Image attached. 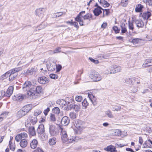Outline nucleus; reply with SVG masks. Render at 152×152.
<instances>
[{
  "mask_svg": "<svg viewBox=\"0 0 152 152\" xmlns=\"http://www.w3.org/2000/svg\"><path fill=\"white\" fill-rule=\"evenodd\" d=\"M47 26V24L46 23H42L39 27H37L36 29L37 30V29L39 30L41 29L44 28L46 27Z\"/></svg>",
  "mask_w": 152,
  "mask_h": 152,
  "instance_id": "58836bf2",
  "label": "nucleus"
},
{
  "mask_svg": "<svg viewBox=\"0 0 152 152\" xmlns=\"http://www.w3.org/2000/svg\"><path fill=\"white\" fill-rule=\"evenodd\" d=\"M34 71V68H31V69H28L26 72V73L27 74L31 75L33 74V72Z\"/></svg>",
  "mask_w": 152,
  "mask_h": 152,
  "instance_id": "ea45409f",
  "label": "nucleus"
},
{
  "mask_svg": "<svg viewBox=\"0 0 152 152\" xmlns=\"http://www.w3.org/2000/svg\"><path fill=\"white\" fill-rule=\"evenodd\" d=\"M24 96L21 94H18L14 96L13 97V99L15 101H20L23 99Z\"/></svg>",
  "mask_w": 152,
  "mask_h": 152,
  "instance_id": "f3484780",
  "label": "nucleus"
},
{
  "mask_svg": "<svg viewBox=\"0 0 152 152\" xmlns=\"http://www.w3.org/2000/svg\"><path fill=\"white\" fill-rule=\"evenodd\" d=\"M20 144L21 147L25 148L26 147L27 145V141L26 140L24 139H22L21 140L20 143Z\"/></svg>",
  "mask_w": 152,
  "mask_h": 152,
  "instance_id": "5701e85b",
  "label": "nucleus"
},
{
  "mask_svg": "<svg viewBox=\"0 0 152 152\" xmlns=\"http://www.w3.org/2000/svg\"><path fill=\"white\" fill-rule=\"evenodd\" d=\"M75 99L76 101L81 102L83 100V98L81 96H76Z\"/></svg>",
  "mask_w": 152,
  "mask_h": 152,
  "instance_id": "8fccbe9b",
  "label": "nucleus"
},
{
  "mask_svg": "<svg viewBox=\"0 0 152 152\" xmlns=\"http://www.w3.org/2000/svg\"><path fill=\"white\" fill-rule=\"evenodd\" d=\"M38 144L37 140L36 139H34L31 142L30 147L31 149H34L37 147Z\"/></svg>",
  "mask_w": 152,
  "mask_h": 152,
  "instance_id": "ddd939ff",
  "label": "nucleus"
},
{
  "mask_svg": "<svg viewBox=\"0 0 152 152\" xmlns=\"http://www.w3.org/2000/svg\"><path fill=\"white\" fill-rule=\"evenodd\" d=\"M121 107L120 106H115L113 107L112 108V110L113 111H118L120 110L121 109Z\"/></svg>",
  "mask_w": 152,
  "mask_h": 152,
  "instance_id": "09e8293b",
  "label": "nucleus"
},
{
  "mask_svg": "<svg viewBox=\"0 0 152 152\" xmlns=\"http://www.w3.org/2000/svg\"><path fill=\"white\" fill-rule=\"evenodd\" d=\"M8 76H9V72H7L1 76V80H3L6 78Z\"/></svg>",
  "mask_w": 152,
  "mask_h": 152,
  "instance_id": "3c124183",
  "label": "nucleus"
},
{
  "mask_svg": "<svg viewBox=\"0 0 152 152\" xmlns=\"http://www.w3.org/2000/svg\"><path fill=\"white\" fill-rule=\"evenodd\" d=\"M112 134L114 136H119L121 135V131L119 129H115L113 131Z\"/></svg>",
  "mask_w": 152,
  "mask_h": 152,
  "instance_id": "473e14b6",
  "label": "nucleus"
},
{
  "mask_svg": "<svg viewBox=\"0 0 152 152\" xmlns=\"http://www.w3.org/2000/svg\"><path fill=\"white\" fill-rule=\"evenodd\" d=\"M45 10L43 8H40L37 9L35 11V14L39 17L42 18L44 16Z\"/></svg>",
  "mask_w": 152,
  "mask_h": 152,
  "instance_id": "0eeeda50",
  "label": "nucleus"
},
{
  "mask_svg": "<svg viewBox=\"0 0 152 152\" xmlns=\"http://www.w3.org/2000/svg\"><path fill=\"white\" fill-rule=\"evenodd\" d=\"M151 15V13L149 12H144L142 15V17L144 20H147Z\"/></svg>",
  "mask_w": 152,
  "mask_h": 152,
  "instance_id": "cd10ccee",
  "label": "nucleus"
},
{
  "mask_svg": "<svg viewBox=\"0 0 152 152\" xmlns=\"http://www.w3.org/2000/svg\"><path fill=\"white\" fill-rule=\"evenodd\" d=\"M53 51L55 54L60 53L61 51V48L60 47H58L53 50Z\"/></svg>",
  "mask_w": 152,
  "mask_h": 152,
  "instance_id": "052dcab7",
  "label": "nucleus"
},
{
  "mask_svg": "<svg viewBox=\"0 0 152 152\" xmlns=\"http://www.w3.org/2000/svg\"><path fill=\"white\" fill-rule=\"evenodd\" d=\"M22 68L21 67H20L11 69L8 71V72H9V74L15 75V74H18L17 72L22 70Z\"/></svg>",
  "mask_w": 152,
  "mask_h": 152,
  "instance_id": "f8f14e48",
  "label": "nucleus"
},
{
  "mask_svg": "<svg viewBox=\"0 0 152 152\" xmlns=\"http://www.w3.org/2000/svg\"><path fill=\"white\" fill-rule=\"evenodd\" d=\"M90 77L94 81L96 82L101 80L102 78L98 72L93 70H91L89 75Z\"/></svg>",
  "mask_w": 152,
  "mask_h": 152,
  "instance_id": "7ed1b4c3",
  "label": "nucleus"
},
{
  "mask_svg": "<svg viewBox=\"0 0 152 152\" xmlns=\"http://www.w3.org/2000/svg\"><path fill=\"white\" fill-rule=\"evenodd\" d=\"M31 107L29 105H27L24 106L21 109L26 114L31 109Z\"/></svg>",
  "mask_w": 152,
  "mask_h": 152,
  "instance_id": "4be33fe9",
  "label": "nucleus"
},
{
  "mask_svg": "<svg viewBox=\"0 0 152 152\" xmlns=\"http://www.w3.org/2000/svg\"><path fill=\"white\" fill-rule=\"evenodd\" d=\"M102 10L103 9L100 7H97V8H95L93 11L94 15L96 16H98L102 13Z\"/></svg>",
  "mask_w": 152,
  "mask_h": 152,
  "instance_id": "aec40b11",
  "label": "nucleus"
},
{
  "mask_svg": "<svg viewBox=\"0 0 152 152\" xmlns=\"http://www.w3.org/2000/svg\"><path fill=\"white\" fill-rule=\"evenodd\" d=\"M142 39L136 38L133 39L131 42L134 44H136L140 43L142 41Z\"/></svg>",
  "mask_w": 152,
  "mask_h": 152,
  "instance_id": "f704fd0d",
  "label": "nucleus"
},
{
  "mask_svg": "<svg viewBox=\"0 0 152 152\" xmlns=\"http://www.w3.org/2000/svg\"><path fill=\"white\" fill-rule=\"evenodd\" d=\"M135 23L137 26L138 28H142L144 26V23L141 20H136Z\"/></svg>",
  "mask_w": 152,
  "mask_h": 152,
  "instance_id": "b1692460",
  "label": "nucleus"
},
{
  "mask_svg": "<svg viewBox=\"0 0 152 152\" xmlns=\"http://www.w3.org/2000/svg\"><path fill=\"white\" fill-rule=\"evenodd\" d=\"M68 138L66 132L62 129L61 132V139L62 142L63 143H66Z\"/></svg>",
  "mask_w": 152,
  "mask_h": 152,
  "instance_id": "6e6552de",
  "label": "nucleus"
},
{
  "mask_svg": "<svg viewBox=\"0 0 152 152\" xmlns=\"http://www.w3.org/2000/svg\"><path fill=\"white\" fill-rule=\"evenodd\" d=\"M105 114L107 117L110 118H113L114 116L112 114V113L110 110H107L105 112Z\"/></svg>",
  "mask_w": 152,
  "mask_h": 152,
  "instance_id": "c9c22d12",
  "label": "nucleus"
},
{
  "mask_svg": "<svg viewBox=\"0 0 152 152\" xmlns=\"http://www.w3.org/2000/svg\"><path fill=\"white\" fill-rule=\"evenodd\" d=\"M29 134L31 136H33L36 134L34 127V126L30 127L28 129Z\"/></svg>",
  "mask_w": 152,
  "mask_h": 152,
  "instance_id": "c85d7f7f",
  "label": "nucleus"
},
{
  "mask_svg": "<svg viewBox=\"0 0 152 152\" xmlns=\"http://www.w3.org/2000/svg\"><path fill=\"white\" fill-rule=\"evenodd\" d=\"M85 11H82L80 12L75 18V21L78 22L81 26H85L90 23L91 20L92 19V15L91 13H87L84 15Z\"/></svg>",
  "mask_w": 152,
  "mask_h": 152,
  "instance_id": "f257e3e1",
  "label": "nucleus"
},
{
  "mask_svg": "<svg viewBox=\"0 0 152 152\" xmlns=\"http://www.w3.org/2000/svg\"><path fill=\"white\" fill-rule=\"evenodd\" d=\"M9 113V112L6 111L4 112L0 115V116H3L4 118L7 117Z\"/></svg>",
  "mask_w": 152,
  "mask_h": 152,
  "instance_id": "bf43d9fd",
  "label": "nucleus"
},
{
  "mask_svg": "<svg viewBox=\"0 0 152 152\" xmlns=\"http://www.w3.org/2000/svg\"><path fill=\"white\" fill-rule=\"evenodd\" d=\"M50 119L51 121L53 122H54L56 121V118L54 114L52 113L50 114Z\"/></svg>",
  "mask_w": 152,
  "mask_h": 152,
  "instance_id": "c03bdc74",
  "label": "nucleus"
},
{
  "mask_svg": "<svg viewBox=\"0 0 152 152\" xmlns=\"http://www.w3.org/2000/svg\"><path fill=\"white\" fill-rule=\"evenodd\" d=\"M73 109L74 110L77 112L80 111L81 109L80 105L79 104H74L70 105V109Z\"/></svg>",
  "mask_w": 152,
  "mask_h": 152,
  "instance_id": "4468645a",
  "label": "nucleus"
},
{
  "mask_svg": "<svg viewBox=\"0 0 152 152\" xmlns=\"http://www.w3.org/2000/svg\"><path fill=\"white\" fill-rule=\"evenodd\" d=\"M29 118L30 122L33 125L36 124L37 122V119L36 117L31 116L29 117Z\"/></svg>",
  "mask_w": 152,
  "mask_h": 152,
  "instance_id": "72a5a7b5",
  "label": "nucleus"
},
{
  "mask_svg": "<svg viewBox=\"0 0 152 152\" xmlns=\"http://www.w3.org/2000/svg\"><path fill=\"white\" fill-rule=\"evenodd\" d=\"M34 152H44L43 150L41 148H37L35 150Z\"/></svg>",
  "mask_w": 152,
  "mask_h": 152,
  "instance_id": "69168bd1",
  "label": "nucleus"
},
{
  "mask_svg": "<svg viewBox=\"0 0 152 152\" xmlns=\"http://www.w3.org/2000/svg\"><path fill=\"white\" fill-rule=\"evenodd\" d=\"M98 1L104 7H108L110 6V4L106 0H98Z\"/></svg>",
  "mask_w": 152,
  "mask_h": 152,
  "instance_id": "bb28decb",
  "label": "nucleus"
},
{
  "mask_svg": "<svg viewBox=\"0 0 152 152\" xmlns=\"http://www.w3.org/2000/svg\"><path fill=\"white\" fill-rule=\"evenodd\" d=\"M121 33L123 34L124 33H126L127 32L126 27L125 25H123L121 26Z\"/></svg>",
  "mask_w": 152,
  "mask_h": 152,
  "instance_id": "a19ab883",
  "label": "nucleus"
},
{
  "mask_svg": "<svg viewBox=\"0 0 152 152\" xmlns=\"http://www.w3.org/2000/svg\"><path fill=\"white\" fill-rule=\"evenodd\" d=\"M13 91V87L12 86L9 87L7 89L6 93H5V96H6L10 97L12 94Z\"/></svg>",
  "mask_w": 152,
  "mask_h": 152,
  "instance_id": "6ab92c4d",
  "label": "nucleus"
},
{
  "mask_svg": "<svg viewBox=\"0 0 152 152\" xmlns=\"http://www.w3.org/2000/svg\"><path fill=\"white\" fill-rule=\"evenodd\" d=\"M82 121L79 120L75 121L74 124V125L76 129L75 130L77 134L81 133L84 129V128L82 125Z\"/></svg>",
  "mask_w": 152,
  "mask_h": 152,
  "instance_id": "39448f33",
  "label": "nucleus"
},
{
  "mask_svg": "<svg viewBox=\"0 0 152 152\" xmlns=\"http://www.w3.org/2000/svg\"><path fill=\"white\" fill-rule=\"evenodd\" d=\"M113 28L116 33H118L119 32V30L118 29L117 26H114L113 27Z\"/></svg>",
  "mask_w": 152,
  "mask_h": 152,
  "instance_id": "e2e57ef3",
  "label": "nucleus"
},
{
  "mask_svg": "<svg viewBox=\"0 0 152 152\" xmlns=\"http://www.w3.org/2000/svg\"><path fill=\"white\" fill-rule=\"evenodd\" d=\"M80 139V138L78 137L70 136L68 138L66 143H71L77 142Z\"/></svg>",
  "mask_w": 152,
  "mask_h": 152,
  "instance_id": "9b49d317",
  "label": "nucleus"
},
{
  "mask_svg": "<svg viewBox=\"0 0 152 152\" xmlns=\"http://www.w3.org/2000/svg\"><path fill=\"white\" fill-rule=\"evenodd\" d=\"M49 132L52 136H54L56 133L55 126L54 125H51L49 126Z\"/></svg>",
  "mask_w": 152,
  "mask_h": 152,
  "instance_id": "2eb2a0df",
  "label": "nucleus"
},
{
  "mask_svg": "<svg viewBox=\"0 0 152 152\" xmlns=\"http://www.w3.org/2000/svg\"><path fill=\"white\" fill-rule=\"evenodd\" d=\"M50 111V108L48 107H47L46 109L44 110L43 113L46 116L47 114Z\"/></svg>",
  "mask_w": 152,
  "mask_h": 152,
  "instance_id": "338daca9",
  "label": "nucleus"
},
{
  "mask_svg": "<svg viewBox=\"0 0 152 152\" xmlns=\"http://www.w3.org/2000/svg\"><path fill=\"white\" fill-rule=\"evenodd\" d=\"M42 113V111L40 109H37L34 111V115L35 116H37Z\"/></svg>",
  "mask_w": 152,
  "mask_h": 152,
  "instance_id": "49530a36",
  "label": "nucleus"
},
{
  "mask_svg": "<svg viewBox=\"0 0 152 152\" xmlns=\"http://www.w3.org/2000/svg\"><path fill=\"white\" fill-rule=\"evenodd\" d=\"M138 78L135 77H132L131 78H126L124 80L125 83L127 84L132 83L133 81H136Z\"/></svg>",
  "mask_w": 152,
  "mask_h": 152,
  "instance_id": "dca6fc26",
  "label": "nucleus"
},
{
  "mask_svg": "<svg viewBox=\"0 0 152 152\" xmlns=\"http://www.w3.org/2000/svg\"><path fill=\"white\" fill-rule=\"evenodd\" d=\"M56 103L60 106V107L61 108H64L65 110H69V108L68 107L66 106V101L63 99H59L56 101Z\"/></svg>",
  "mask_w": 152,
  "mask_h": 152,
  "instance_id": "423d86ee",
  "label": "nucleus"
},
{
  "mask_svg": "<svg viewBox=\"0 0 152 152\" xmlns=\"http://www.w3.org/2000/svg\"><path fill=\"white\" fill-rule=\"evenodd\" d=\"M143 8V7L142 5L141 4H137L136 6L135 11L137 12H140L141 11Z\"/></svg>",
  "mask_w": 152,
  "mask_h": 152,
  "instance_id": "2f4dec72",
  "label": "nucleus"
},
{
  "mask_svg": "<svg viewBox=\"0 0 152 152\" xmlns=\"http://www.w3.org/2000/svg\"><path fill=\"white\" fill-rule=\"evenodd\" d=\"M9 145H10V149L12 151H14L15 150V143H12L11 141L9 142Z\"/></svg>",
  "mask_w": 152,
  "mask_h": 152,
  "instance_id": "e433bc0d",
  "label": "nucleus"
},
{
  "mask_svg": "<svg viewBox=\"0 0 152 152\" xmlns=\"http://www.w3.org/2000/svg\"><path fill=\"white\" fill-rule=\"evenodd\" d=\"M69 116L71 118L74 119L76 118L77 115L74 112H71L69 114Z\"/></svg>",
  "mask_w": 152,
  "mask_h": 152,
  "instance_id": "a18cd8bd",
  "label": "nucleus"
},
{
  "mask_svg": "<svg viewBox=\"0 0 152 152\" xmlns=\"http://www.w3.org/2000/svg\"><path fill=\"white\" fill-rule=\"evenodd\" d=\"M56 68L57 71V72H59L61 69L62 66L58 64L56 65Z\"/></svg>",
  "mask_w": 152,
  "mask_h": 152,
  "instance_id": "774afa93",
  "label": "nucleus"
},
{
  "mask_svg": "<svg viewBox=\"0 0 152 152\" xmlns=\"http://www.w3.org/2000/svg\"><path fill=\"white\" fill-rule=\"evenodd\" d=\"M18 74H9V79L10 81H12L17 76Z\"/></svg>",
  "mask_w": 152,
  "mask_h": 152,
  "instance_id": "79ce46f5",
  "label": "nucleus"
},
{
  "mask_svg": "<svg viewBox=\"0 0 152 152\" xmlns=\"http://www.w3.org/2000/svg\"><path fill=\"white\" fill-rule=\"evenodd\" d=\"M49 81L48 79L44 76L40 77L38 79V82L41 84H44L48 83Z\"/></svg>",
  "mask_w": 152,
  "mask_h": 152,
  "instance_id": "9d476101",
  "label": "nucleus"
},
{
  "mask_svg": "<svg viewBox=\"0 0 152 152\" xmlns=\"http://www.w3.org/2000/svg\"><path fill=\"white\" fill-rule=\"evenodd\" d=\"M130 92L132 93H135L137 91V86L136 85L130 88Z\"/></svg>",
  "mask_w": 152,
  "mask_h": 152,
  "instance_id": "7c9ffc66",
  "label": "nucleus"
},
{
  "mask_svg": "<svg viewBox=\"0 0 152 152\" xmlns=\"http://www.w3.org/2000/svg\"><path fill=\"white\" fill-rule=\"evenodd\" d=\"M49 76L50 78L54 79H56L58 77V76L57 75L54 74H50L49 75Z\"/></svg>",
  "mask_w": 152,
  "mask_h": 152,
  "instance_id": "13d9d810",
  "label": "nucleus"
},
{
  "mask_svg": "<svg viewBox=\"0 0 152 152\" xmlns=\"http://www.w3.org/2000/svg\"><path fill=\"white\" fill-rule=\"evenodd\" d=\"M31 83L29 81H26L23 84L22 89L25 93L30 98L34 99L36 98V93L35 91L32 92V90L31 88Z\"/></svg>",
  "mask_w": 152,
  "mask_h": 152,
  "instance_id": "f03ea898",
  "label": "nucleus"
},
{
  "mask_svg": "<svg viewBox=\"0 0 152 152\" xmlns=\"http://www.w3.org/2000/svg\"><path fill=\"white\" fill-rule=\"evenodd\" d=\"M36 91L37 93H40L42 91V87L40 86H37L36 88Z\"/></svg>",
  "mask_w": 152,
  "mask_h": 152,
  "instance_id": "5fc2aeb1",
  "label": "nucleus"
},
{
  "mask_svg": "<svg viewBox=\"0 0 152 152\" xmlns=\"http://www.w3.org/2000/svg\"><path fill=\"white\" fill-rule=\"evenodd\" d=\"M38 132L39 134H42L45 132L44 126L42 124L39 125L37 129Z\"/></svg>",
  "mask_w": 152,
  "mask_h": 152,
  "instance_id": "393cba45",
  "label": "nucleus"
},
{
  "mask_svg": "<svg viewBox=\"0 0 152 152\" xmlns=\"http://www.w3.org/2000/svg\"><path fill=\"white\" fill-rule=\"evenodd\" d=\"M121 67L119 66L113 65L110 66L109 69H107L108 72L105 73L107 74H111L112 73H115L121 72Z\"/></svg>",
  "mask_w": 152,
  "mask_h": 152,
  "instance_id": "20e7f679",
  "label": "nucleus"
},
{
  "mask_svg": "<svg viewBox=\"0 0 152 152\" xmlns=\"http://www.w3.org/2000/svg\"><path fill=\"white\" fill-rule=\"evenodd\" d=\"M5 92L3 91H0V100L1 99L4 95H5Z\"/></svg>",
  "mask_w": 152,
  "mask_h": 152,
  "instance_id": "0e129e2a",
  "label": "nucleus"
},
{
  "mask_svg": "<svg viewBox=\"0 0 152 152\" xmlns=\"http://www.w3.org/2000/svg\"><path fill=\"white\" fill-rule=\"evenodd\" d=\"M104 150L107 151H110V152H117L115 147L112 145L107 146L106 148H104Z\"/></svg>",
  "mask_w": 152,
  "mask_h": 152,
  "instance_id": "412c9836",
  "label": "nucleus"
},
{
  "mask_svg": "<svg viewBox=\"0 0 152 152\" xmlns=\"http://www.w3.org/2000/svg\"><path fill=\"white\" fill-rule=\"evenodd\" d=\"M22 139L20 134L17 135L15 137V140L18 142H19L20 140Z\"/></svg>",
  "mask_w": 152,
  "mask_h": 152,
  "instance_id": "6e6d98bb",
  "label": "nucleus"
},
{
  "mask_svg": "<svg viewBox=\"0 0 152 152\" xmlns=\"http://www.w3.org/2000/svg\"><path fill=\"white\" fill-rule=\"evenodd\" d=\"M89 59L91 62L94 63L95 64H97L99 63V61L98 60L93 59L91 58H89Z\"/></svg>",
  "mask_w": 152,
  "mask_h": 152,
  "instance_id": "680f3d73",
  "label": "nucleus"
},
{
  "mask_svg": "<svg viewBox=\"0 0 152 152\" xmlns=\"http://www.w3.org/2000/svg\"><path fill=\"white\" fill-rule=\"evenodd\" d=\"M26 115L23 111L21 109L17 113V117L18 118H20Z\"/></svg>",
  "mask_w": 152,
  "mask_h": 152,
  "instance_id": "a878e982",
  "label": "nucleus"
},
{
  "mask_svg": "<svg viewBox=\"0 0 152 152\" xmlns=\"http://www.w3.org/2000/svg\"><path fill=\"white\" fill-rule=\"evenodd\" d=\"M69 122V119L66 116L63 117L62 118L61 121V124L64 126H66L68 125Z\"/></svg>",
  "mask_w": 152,
  "mask_h": 152,
  "instance_id": "1a4fd4ad",
  "label": "nucleus"
},
{
  "mask_svg": "<svg viewBox=\"0 0 152 152\" xmlns=\"http://www.w3.org/2000/svg\"><path fill=\"white\" fill-rule=\"evenodd\" d=\"M151 60L149 59H147L145 64H143L142 66L143 67H148V66L151 65Z\"/></svg>",
  "mask_w": 152,
  "mask_h": 152,
  "instance_id": "4c0bfd02",
  "label": "nucleus"
},
{
  "mask_svg": "<svg viewBox=\"0 0 152 152\" xmlns=\"http://www.w3.org/2000/svg\"><path fill=\"white\" fill-rule=\"evenodd\" d=\"M20 134L21 136V137L22 139L23 138H27L28 137L27 134L25 132L21 133Z\"/></svg>",
  "mask_w": 152,
  "mask_h": 152,
  "instance_id": "4d7b16f0",
  "label": "nucleus"
},
{
  "mask_svg": "<svg viewBox=\"0 0 152 152\" xmlns=\"http://www.w3.org/2000/svg\"><path fill=\"white\" fill-rule=\"evenodd\" d=\"M128 27L129 29L133 31L134 29V27L133 24L132 22L129 21L128 23Z\"/></svg>",
  "mask_w": 152,
  "mask_h": 152,
  "instance_id": "864d4df0",
  "label": "nucleus"
},
{
  "mask_svg": "<svg viewBox=\"0 0 152 152\" xmlns=\"http://www.w3.org/2000/svg\"><path fill=\"white\" fill-rule=\"evenodd\" d=\"M82 104L83 106L84 107L85 109L86 108L88 104V103L86 99L84 100L83 102H82Z\"/></svg>",
  "mask_w": 152,
  "mask_h": 152,
  "instance_id": "de8ad7c7",
  "label": "nucleus"
},
{
  "mask_svg": "<svg viewBox=\"0 0 152 152\" xmlns=\"http://www.w3.org/2000/svg\"><path fill=\"white\" fill-rule=\"evenodd\" d=\"M150 147L151 145H150V146H149V145H148V141H145L143 145V148H150Z\"/></svg>",
  "mask_w": 152,
  "mask_h": 152,
  "instance_id": "603ef678",
  "label": "nucleus"
},
{
  "mask_svg": "<svg viewBox=\"0 0 152 152\" xmlns=\"http://www.w3.org/2000/svg\"><path fill=\"white\" fill-rule=\"evenodd\" d=\"M88 96L93 104L96 105L97 102L96 98L92 94H88Z\"/></svg>",
  "mask_w": 152,
  "mask_h": 152,
  "instance_id": "a211bd4d",
  "label": "nucleus"
},
{
  "mask_svg": "<svg viewBox=\"0 0 152 152\" xmlns=\"http://www.w3.org/2000/svg\"><path fill=\"white\" fill-rule=\"evenodd\" d=\"M56 138L52 137L49 140L48 143L50 145H55L56 143Z\"/></svg>",
  "mask_w": 152,
  "mask_h": 152,
  "instance_id": "c756f323",
  "label": "nucleus"
},
{
  "mask_svg": "<svg viewBox=\"0 0 152 152\" xmlns=\"http://www.w3.org/2000/svg\"><path fill=\"white\" fill-rule=\"evenodd\" d=\"M53 112L55 114H60V110L59 108L58 107H55L53 109Z\"/></svg>",
  "mask_w": 152,
  "mask_h": 152,
  "instance_id": "37998d69",
  "label": "nucleus"
}]
</instances>
